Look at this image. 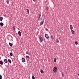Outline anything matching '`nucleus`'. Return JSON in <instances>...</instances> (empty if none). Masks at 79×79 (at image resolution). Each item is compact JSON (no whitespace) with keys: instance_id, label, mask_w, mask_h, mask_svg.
I'll return each instance as SVG.
<instances>
[{"instance_id":"nucleus-27","label":"nucleus","mask_w":79,"mask_h":79,"mask_svg":"<svg viewBox=\"0 0 79 79\" xmlns=\"http://www.w3.org/2000/svg\"><path fill=\"white\" fill-rule=\"evenodd\" d=\"M26 58H29V56H26Z\"/></svg>"},{"instance_id":"nucleus-6","label":"nucleus","mask_w":79,"mask_h":79,"mask_svg":"<svg viewBox=\"0 0 79 79\" xmlns=\"http://www.w3.org/2000/svg\"><path fill=\"white\" fill-rule=\"evenodd\" d=\"M22 60L23 63H24V62H25V59L24 58L22 57Z\"/></svg>"},{"instance_id":"nucleus-26","label":"nucleus","mask_w":79,"mask_h":79,"mask_svg":"<svg viewBox=\"0 0 79 79\" xmlns=\"http://www.w3.org/2000/svg\"><path fill=\"white\" fill-rule=\"evenodd\" d=\"M32 79H35V77H34V76H32Z\"/></svg>"},{"instance_id":"nucleus-19","label":"nucleus","mask_w":79,"mask_h":79,"mask_svg":"<svg viewBox=\"0 0 79 79\" xmlns=\"http://www.w3.org/2000/svg\"><path fill=\"white\" fill-rule=\"evenodd\" d=\"M59 40H58V38H57L56 39V42H57V43H58L59 42Z\"/></svg>"},{"instance_id":"nucleus-5","label":"nucleus","mask_w":79,"mask_h":79,"mask_svg":"<svg viewBox=\"0 0 79 79\" xmlns=\"http://www.w3.org/2000/svg\"><path fill=\"white\" fill-rule=\"evenodd\" d=\"M40 16H41V14H40L39 15V17H38V20H40V19H41V18H40Z\"/></svg>"},{"instance_id":"nucleus-15","label":"nucleus","mask_w":79,"mask_h":79,"mask_svg":"<svg viewBox=\"0 0 79 79\" xmlns=\"http://www.w3.org/2000/svg\"><path fill=\"white\" fill-rule=\"evenodd\" d=\"M40 72L42 74H44V71L43 70H40Z\"/></svg>"},{"instance_id":"nucleus-4","label":"nucleus","mask_w":79,"mask_h":79,"mask_svg":"<svg viewBox=\"0 0 79 79\" xmlns=\"http://www.w3.org/2000/svg\"><path fill=\"white\" fill-rule=\"evenodd\" d=\"M45 37H46V39H48L49 38V36H48V34H45Z\"/></svg>"},{"instance_id":"nucleus-20","label":"nucleus","mask_w":79,"mask_h":79,"mask_svg":"<svg viewBox=\"0 0 79 79\" xmlns=\"http://www.w3.org/2000/svg\"><path fill=\"white\" fill-rule=\"evenodd\" d=\"M54 62H56V58H54Z\"/></svg>"},{"instance_id":"nucleus-9","label":"nucleus","mask_w":79,"mask_h":79,"mask_svg":"<svg viewBox=\"0 0 79 79\" xmlns=\"http://www.w3.org/2000/svg\"><path fill=\"white\" fill-rule=\"evenodd\" d=\"M4 62L5 63H8V60H7L6 59H4Z\"/></svg>"},{"instance_id":"nucleus-14","label":"nucleus","mask_w":79,"mask_h":79,"mask_svg":"<svg viewBox=\"0 0 79 79\" xmlns=\"http://www.w3.org/2000/svg\"><path fill=\"white\" fill-rule=\"evenodd\" d=\"M7 4H9L10 3V1L8 0H7L6 1Z\"/></svg>"},{"instance_id":"nucleus-16","label":"nucleus","mask_w":79,"mask_h":79,"mask_svg":"<svg viewBox=\"0 0 79 79\" xmlns=\"http://www.w3.org/2000/svg\"><path fill=\"white\" fill-rule=\"evenodd\" d=\"M8 61L9 62V63H11V60H10V59H8Z\"/></svg>"},{"instance_id":"nucleus-2","label":"nucleus","mask_w":79,"mask_h":79,"mask_svg":"<svg viewBox=\"0 0 79 79\" xmlns=\"http://www.w3.org/2000/svg\"><path fill=\"white\" fill-rule=\"evenodd\" d=\"M39 39L40 42H43V38H42V37L40 36L39 37Z\"/></svg>"},{"instance_id":"nucleus-24","label":"nucleus","mask_w":79,"mask_h":79,"mask_svg":"<svg viewBox=\"0 0 79 79\" xmlns=\"http://www.w3.org/2000/svg\"><path fill=\"white\" fill-rule=\"evenodd\" d=\"M46 10L47 11L48 10V7H46Z\"/></svg>"},{"instance_id":"nucleus-31","label":"nucleus","mask_w":79,"mask_h":79,"mask_svg":"<svg viewBox=\"0 0 79 79\" xmlns=\"http://www.w3.org/2000/svg\"><path fill=\"white\" fill-rule=\"evenodd\" d=\"M45 30H46V31H48V29L47 28H46V29H45Z\"/></svg>"},{"instance_id":"nucleus-25","label":"nucleus","mask_w":79,"mask_h":79,"mask_svg":"<svg viewBox=\"0 0 79 79\" xmlns=\"http://www.w3.org/2000/svg\"><path fill=\"white\" fill-rule=\"evenodd\" d=\"M0 79H2V76L1 75H0Z\"/></svg>"},{"instance_id":"nucleus-30","label":"nucleus","mask_w":79,"mask_h":79,"mask_svg":"<svg viewBox=\"0 0 79 79\" xmlns=\"http://www.w3.org/2000/svg\"><path fill=\"white\" fill-rule=\"evenodd\" d=\"M37 0H33V2H35Z\"/></svg>"},{"instance_id":"nucleus-8","label":"nucleus","mask_w":79,"mask_h":79,"mask_svg":"<svg viewBox=\"0 0 79 79\" xmlns=\"http://www.w3.org/2000/svg\"><path fill=\"white\" fill-rule=\"evenodd\" d=\"M73 26L72 25H70V29H71V30H73Z\"/></svg>"},{"instance_id":"nucleus-13","label":"nucleus","mask_w":79,"mask_h":79,"mask_svg":"<svg viewBox=\"0 0 79 79\" xmlns=\"http://www.w3.org/2000/svg\"><path fill=\"white\" fill-rule=\"evenodd\" d=\"M0 25H1L2 26H3V25H4V24H3V23L1 22L0 23Z\"/></svg>"},{"instance_id":"nucleus-11","label":"nucleus","mask_w":79,"mask_h":79,"mask_svg":"<svg viewBox=\"0 0 79 79\" xmlns=\"http://www.w3.org/2000/svg\"><path fill=\"white\" fill-rule=\"evenodd\" d=\"M71 31L72 34H74L75 33L74 31V30H71Z\"/></svg>"},{"instance_id":"nucleus-22","label":"nucleus","mask_w":79,"mask_h":79,"mask_svg":"<svg viewBox=\"0 0 79 79\" xmlns=\"http://www.w3.org/2000/svg\"><path fill=\"white\" fill-rule=\"evenodd\" d=\"M27 13H29V10L28 9H27Z\"/></svg>"},{"instance_id":"nucleus-18","label":"nucleus","mask_w":79,"mask_h":79,"mask_svg":"<svg viewBox=\"0 0 79 79\" xmlns=\"http://www.w3.org/2000/svg\"><path fill=\"white\" fill-rule=\"evenodd\" d=\"M9 45L10 46V47H12L13 46V44L9 43Z\"/></svg>"},{"instance_id":"nucleus-23","label":"nucleus","mask_w":79,"mask_h":79,"mask_svg":"<svg viewBox=\"0 0 79 79\" xmlns=\"http://www.w3.org/2000/svg\"><path fill=\"white\" fill-rule=\"evenodd\" d=\"M51 39L52 40H53V36H52V35L51 36Z\"/></svg>"},{"instance_id":"nucleus-10","label":"nucleus","mask_w":79,"mask_h":79,"mask_svg":"<svg viewBox=\"0 0 79 79\" xmlns=\"http://www.w3.org/2000/svg\"><path fill=\"white\" fill-rule=\"evenodd\" d=\"M8 39H9V40H11L12 39V38L10 36H9V37L8 38Z\"/></svg>"},{"instance_id":"nucleus-12","label":"nucleus","mask_w":79,"mask_h":79,"mask_svg":"<svg viewBox=\"0 0 79 79\" xmlns=\"http://www.w3.org/2000/svg\"><path fill=\"white\" fill-rule=\"evenodd\" d=\"M3 61H0V64H1V65H3Z\"/></svg>"},{"instance_id":"nucleus-21","label":"nucleus","mask_w":79,"mask_h":79,"mask_svg":"<svg viewBox=\"0 0 79 79\" xmlns=\"http://www.w3.org/2000/svg\"><path fill=\"white\" fill-rule=\"evenodd\" d=\"M10 55L11 56H13V54H12V53L10 52Z\"/></svg>"},{"instance_id":"nucleus-29","label":"nucleus","mask_w":79,"mask_h":79,"mask_svg":"<svg viewBox=\"0 0 79 79\" xmlns=\"http://www.w3.org/2000/svg\"><path fill=\"white\" fill-rule=\"evenodd\" d=\"M26 54H29V52H28V51H27L26 52Z\"/></svg>"},{"instance_id":"nucleus-28","label":"nucleus","mask_w":79,"mask_h":79,"mask_svg":"<svg viewBox=\"0 0 79 79\" xmlns=\"http://www.w3.org/2000/svg\"><path fill=\"white\" fill-rule=\"evenodd\" d=\"M75 44H76V45H77L78 44V43H77V42H75Z\"/></svg>"},{"instance_id":"nucleus-3","label":"nucleus","mask_w":79,"mask_h":79,"mask_svg":"<svg viewBox=\"0 0 79 79\" xmlns=\"http://www.w3.org/2000/svg\"><path fill=\"white\" fill-rule=\"evenodd\" d=\"M44 19H43V20L41 21L40 22V26H42V25L44 23Z\"/></svg>"},{"instance_id":"nucleus-1","label":"nucleus","mask_w":79,"mask_h":79,"mask_svg":"<svg viewBox=\"0 0 79 79\" xmlns=\"http://www.w3.org/2000/svg\"><path fill=\"white\" fill-rule=\"evenodd\" d=\"M57 70L58 69H57V67H55L54 68L53 71L54 73H56Z\"/></svg>"},{"instance_id":"nucleus-7","label":"nucleus","mask_w":79,"mask_h":79,"mask_svg":"<svg viewBox=\"0 0 79 79\" xmlns=\"http://www.w3.org/2000/svg\"><path fill=\"white\" fill-rule=\"evenodd\" d=\"M18 34L19 36H21V31H19Z\"/></svg>"},{"instance_id":"nucleus-17","label":"nucleus","mask_w":79,"mask_h":79,"mask_svg":"<svg viewBox=\"0 0 79 79\" xmlns=\"http://www.w3.org/2000/svg\"><path fill=\"white\" fill-rule=\"evenodd\" d=\"M3 18L2 17H1L0 18V21H2V20H3Z\"/></svg>"}]
</instances>
